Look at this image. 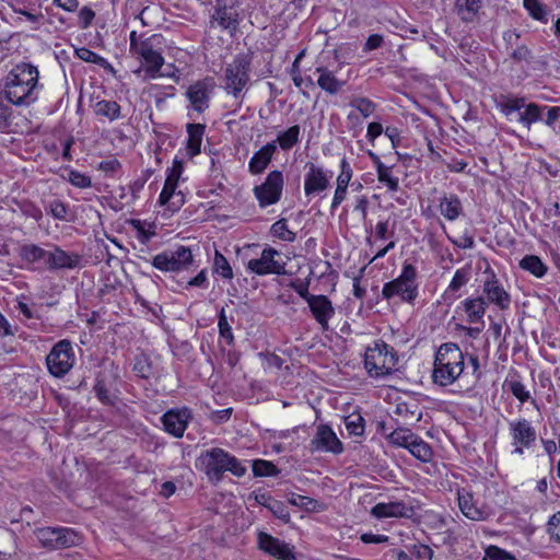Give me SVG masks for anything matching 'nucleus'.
Segmentation results:
<instances>
[{
	"instance_id": "f257e3e1",
	"label": "nucleus",
	"mask_w": 560,
	"mask_h": 560,
	"mask_svg": "<svg viewBox=\"0 0 560 560\" xmlns=\"http://www.w3.org/2000/svg\"><path fill=\"white\" fill-rule=\"evenodd\" d=\"M37 67L21 62L7 74L3 84L4 98L15 106H28L38 98Z\"/></svg>"
},
{
	"instance_id": "f03ea898",
	"label": "nucleus",
	"mask_w": 560,
	"mask_h": 560,
	"mask_svg": "<svg viewBox=\"0 0 560 560\" xmlns=\"http://www.w3.org/2000/svg\"><path fill=\"white\" fill-rule=\"evenodd\" d=\"M464 366L465 355L458 345L454 342L442 343L435 352L432 381L442 387L450 386L458 380Z\"/></svg>"
},
{
	"instance_id": "7ed1b4c3",
	"label": "nucleus",
	"mask_w": 560,
	"mask_h": 560,
	"mask_svg": "<svg viewBox=\"0 0 560 560\" xmlns=\"http://www.w3.org/2000/svg\"><path fill=\"white\" fill-rule=\"evenodd\" d=\"M205 466V472L210 480L220 481L225 471H230L236 477H242L246 472V467L235 456L220 447H213L206 451L200 456Z\"/></svg>"
},
{
	"instance_id": "20e7f679",
	"label": "nucleus",
	"mask_w": 560,
	"mask_h": 560,
	"mask_svg": "<svg viewBox=\"0 0 560 560\" xmlns=\"http://www.w3.org/2000/svg\"><path fill=\"white\" fill-rule=\"evenodd\" d=\"M417 276V268L405 262L399 277L383 285L382 296L385 300L398 296L402 302L412 304L418 296Z\"/></svg>"
},
{
	"instance_id": "39448f33",
	"label": "nucleus",
	"mask_w": 560,
	"mask_h": 560,
	"mask_svg": "<svg viewBox=\"0 0 560 560\" xmlns=\"http://www.w3.org/2000/svg\"><path fill=\"white\" fill-rule=\"evenodd\" d=\"M398 362L394 348L385 342H376L373 348H368L364 355V366L372 377L390 374Z\"/></svg>"
},
{
	"instance_id": "423d86ee",
	"label": "nucleus",
	"mask_w": 560,
	"mask_h": 560,
	"mask_svg": "<svg viewBox=\"0 0 560 560\" xmlns=\"http://www.w3.org/2000/svg\"><path fill=\"white\" fill-rule=\"evenodd\" d=\"M250 59L246 55H237L224 70L223 89L235 98L243 96L249 82Z\"/></svg>"
},
{
	"instance_id": "0eeeda50",
	"label": "nucleus",
	"mask_w": 560,
	"mask_h": 560,
	"mask_svg": "<svg viewBox=\"0 0 560 560\" xmlns=\"http://www.w3.org/2000/svg\"><path fill=\"white\" fill-rule=\"evenodd\" d=\"M38 544L48 550L66 549L81 544L80 534L70 527H40L34 530Z\"/></svg>"
},
{
	"instance_id": "6e6552de",
	"label": "nucleus",
	"mask_w": 560,
	"mask_h": 560,
	"mask_svg": "<svg viewBox=\"0 0 560 560\" xmlns=\"http://www.w3.org/2000/svg\"><path fill=\"white\" fill-rule=\"evenodd\" d=\"M161 39L162 36L160 34L148 36L147 42L131 52L132 57L143 65L145 74L151 79L159 75L164 65V57L156 48L161 44Z\"/></svg>"
},
{
	"instance_id": "1a4fd4ad",
	"label": "nucleus",
	"mask_w": 560,
	"mask_h": 560,
	"mask_svg": "<svg viewBox=\"0 0 560 560\" xmlns=\"http://www.w3.org/2000/svg\"><path fill=\"white\" fill-rule=\"evenodd\" d=\"M194 257L189 247L178 246L174 250H164L152 258V266L164 272H179L187 270Z\"/></svg>"
},
{
	"instance_id": "9d476101",
	"label": "nucleus",
	"mask_w": 560,
	"mask_h": 560,
	"mask_svg": "<svg viewBox=\"0 0 560 560\" xmlns=\"http://www.w3.org/2000/svg\"><path fill=\"white\" fill-rule=\"evenodd\" d=\"M74 361L72 345L67 339L58 341L46 357L47 369L55 377L65 376L72 369Z\"/></svg>"
},
{
	"instance_id": "9b49d317",
	"label": "nucleus",
	"mask_w": 560,
	"mask_h": 560,
	"mask_svg": "<svg viewBox=\"0 0 560 560\" xmlns=\"http://www.w3.org/2000/svg\"><path fill=\"white\" fill-rule=\"evenodd\" d=\"M509 432L514 446L513 454L523 455L525 450H529L536 444L537 431L525 418L510 421Z\"/></svg>"
},
{
	"instance_id": "f8f14e48",
	"label": "nucleus",
	"mask_w": 560,
	"mask_h": 560,
	"mask_svg": "<svg viewBox=\"0 0 560 560\" xmlns=\"http://www.w3.org/2000/svg\"><path fill=\"white\" fill-rule=\"evenodd\" d=\"M283 175L280 171L270 172L265 182L254 187V195L261 208L277 203L282 195Z\"/></svg>"
},
{
	"instance_id": "ddd939ff",
	"label": "nucleus",
	"mask_w": 560,
	"mask_h": 560,
	"mask_svg": "<svg viewBox=\"0 0 560 560\" xmlns=\"http://www.w3.org/2000/svg\"><path fill=\"white\" fill-rule=\"evenodd\" d=\"M215 83L212 78L198 80L190 84L185 95L189 101L190 107L198 114L205 113L210 106V100L214 91Z\"/></svg>"
},
{
	"instance_id": "4468645a",
	"label": "nucleus",
	"mask_w": 560,
	"mask_h": 560,
	"mask_svg": "<svg viewBox=\"0 0 560 560\" xmlns=\"http://www.w3.org/2000/svg\"><path fill=\"white\" fill-rule=\"evenodd\" d=\"M280 256V253L272 248L267 247L261 252L259 258L250 259L247 264L248 270L258 275H284L285 273V262L277 259Z\"/></svg>"
},
{
	"instance_id": "2eb2a0df",
	"label": "nucleus",
	"mask_w": 560,
	"mask_h": 560,
	"mask_svg": "<svg viewBox=\"0 0 560 560\" xmlns=\"http://www.w3.org/2000/svg\"><path fill=\"white\" fill-rule=\"evenodd\" d=\"M312 452H330L340 454L343 451L341 441L337 438L332 429L327 424H319L315 436L310 442Z\"/></svg>"
},
{
	"instance_id": "dca6fc26",
	"label": "nucleus",
	"mask_w": 560,
	"mask_h": 560,
	"mask_svg": "<svg viewBox=\"0 0 560 560\" xmlns=\"http://www.w3.org/2000/svg\"><path fill=\"white\" fill-rule=\"evenodd\" d=\"M211 26H219L222 30L229 31L231 34L235 33L240 24L238 10L234 4H225L217 1L213 13L210 18Z\"/></svg>"
},
{
	"instance_id": "f3484780",
	"label": "nucleus",
	"mask_w": 560,
	"mask_h": 560,
	"mask_svg": "<svg viewBox=\"0 0 560 560\" xmlns=\"http://www.w3.org/2000/svg\"><path fill=\"white\" fill-rule=\"evenodd\" d=\"M304 178V192L307 197L325 191L330 186V172L314 163H307Z\"/></svg>"
},
{
	"instance_id": "a211bd4d",
	"label": "nucleus",
	"mask_w": 560,
	"mask_h": 560,
	"mask_svg": "<svg viewBox=\"0 0 560 560\" xmlns=\"http://www.w3.org/2000/svg\"><path fill=\"white\" fill-rule=\"evenodd\" d=\"M258 547L277 559L295 560L294 552L288 544L265 532H259L258 534Z\"/></svg>"
},
{
	"instance_id": "6ab92c4d",
	"label": "nucleus",
	"mask_w": 560,
	"mask_h": 560,
	"mask_svg": "<svg viewBox=\"0 0 560 560\" xmlns=\"http://www.w3.org/2000/svg\"><path fill=\"white\" fill-rule=\"evenodd\" d=\"M482 291L489 303L497 305L502 311L510 307L511 295L502 287L493 271L489 272V277L483 282Z\"/></svg>"
},
{
	"instance_id": "aec40b11",
	"label": "nucleus",
	"mask_w": 560,
	"mask_h": 560,
	"mask_svg": "<svg viewBox=\"0 0 560 560\" xmlns=\"http://www.w3.org/2000/svg\"><path fill=\"white\" fill-rule=\"evenodd\" d=\"M189 418L190 412L186 408L182 410L171 409L162 416L161 421L167 433L175 438H182L187 428Z\"/></svg>"
},
{
	"instance_id": "412c9836",
	"label": "nucleus",
	"mask_w": 560,
	"mask_h": 560,
	"mask_svg": "<svg viewBox=\"0 0 560 560\" xmlns=\"http://www.w3.org/2000/svg\"><path fill=\"white\" fill-rule=\"evenodd\" d=\"M521 35L515 30H509L503 33V40L506 48L511 49V58L515 62H530L534 59L532 49L527 45L520 43Z\"/></svg>"
},
{
	"instance_id": "4be33fe9",
	"label": "nucleus",
	"mask_w": 560,
	"mask_h": 560,
	"mask_svg": "<svg viewBox=\"0 0 560 560\" xmlns=\"http://www.w3.org/2000/svg\"><path fill=\"white\" fill-rule=\"evenodd\" d=\"M308 307L322 329L327 330L328 322L335 315L330 300L326 295H315L310 298Z\"/></svg>"
},
{
	"instance_id": "5701e85b",
	"label": "nucleus",
	"mask_w": 560,
	"mask_h": 560,
	"mask_svg": "<svg viewBox=\"0 0 560 560\" xmlns=\"http://www.w3.org/2000/svg\"><path fill=\"white\" fill-rule=\"evenodd\" d=\"M371 514L376 518L387 517H411L413 515L412 506H408L402 501H394L388 503H377L372 510Z\"/></svg>"
},
{
	"instance_id": "b1692460",
	"label": "nucleus",
	"mask_w": 560,
	"mask_h": 560,
	"mask_svg": "<svg viewBox=\"0 0 560 560\" xmlns=\"http://www.w3.org/2000/svg\"><path fill=\"white\" fill-rule=\"evenodd\" d=\"M315 73L318 75L317 86L329 95L338 94L347 83V80L338 79L336 72L326 66L316 67Z\"/></svg>"
},
{
	"instance_id": "393cba45",
	"label": "nucleus",
	"mask_w": 560,
	"mask_h": 560,
	"mask_svg": "<svg viewBox=\"0 0 560 560\" xmlns=\"http://www.w3.org/2000/svg\"><path fill=\"white\" fill-rule=\"evenodd\" d=\"M277 151L276 141L268 142L254 153L249 163L248 171L253 175L261 174L270 163L273 154Z\"/></svg>"
},
{
	"instance_id": "a878e982",
	"label": "nucleus",
	"mask_w": 560,
	"mask_h": 560,
	"mask_svg": "<svg viewBox=\"0 0 560 560\" xmlns=\"http://www.w3.org/2000/svg\"><path fill=\"white\" fill-rule=\"evenodd\" d=\"M458 505L462 513L472 521L486 517V512L475 505L472 494L465 489L458 490Z\"/></svg>"
},
{
	"instance_id": "bb28decb",
	"label": "nucleus",
	"mask_w": 560,
	"mask_h": 560,
	"mask_svg": "<svg viewBox=\"0 0 560 560\" xmlns=\"http://www.w3.org/2000/svg\"><path fill=\"white\" fill-rule=\"evenodd\" d=\"M205 130L206 125L203 124H188L186 126V131L188 135L186 151L189 158H194L200 153Z\"/></svg>"
},
{
	"instance_id": "cd10ccee",
	"label": "nucleus",
	"mask_w": 560,
	"mask_h": 560,
	"mask_svg": "<svg viewBox=\"0 0 560 560\" xmlns=\"http://www.w3.org/2000/svg\"><path fill=\"white\" fill-rule=\"evenodd\" d=\"M439 209L441 214L448 221H455L464 211L459 197L454 194L443 196L440 200Z\"/></svg>"
},
{
	"instance_id": "c85d7f7f",
	"label": "nucleus",
	"mask_w": 560,
	"mask_h": 560,
	"mask_svg": "<svg viewBox=\"0 0 560 560\" xmlns=\"http://www.w3.org/2000/svg\"><path fill=\"white\" fill-rule=\"evenodd\" d=\"M54 248L52 266L50 270L58 269H74L80 261V255L67 253L57 245H51Z\"/></svg>"
},
{
	"instance_id": "c756f323",
	"label": "nucleus",
	"mask_w": 560,
	"mask_h": 560,
	"mask_svg": "<svg viewBox=\"0 0 560 560\" xmlns=\"http://www.w3.org/2000/svg\"><path fill=\"white\" fill-rule=\"evenodd\" d=\"M486 308L487 301L482 296L476 299H467L464 302V310L468 316L469 323L482 322Z\"/></svg>"
},
{
	"instance_id": "7c9ffc66",
	"label": "nucleus",
	"mask_w": 560,
	"mask_h": 560,
	"mask_svg": "<svg viewBox=\"0 0 560 560\" xmlns=\"http://www.w3.org/2000/svg\"><path fill=\"white\" fill-rule=\"evenodd\" d=\"M518 266L536 278H542L548 271V266L536 255L524 256L520 260Z\"/></svg>"
},
{
	"instance_id": "2f4dec72",
	"label": "nucleus",
	"mask_w": 560,
	"mask_h": 560,
	"mask_svg": "<svg viewBox=\"0 0 560 560\" xmlns=\"http://www.w3.org/2000/svg\"><path fill=\"white\" fill-rule=\"evenodd\" d=\"M94 113L96 116L114 121L121 117V107L115 101L102 100L94 105Z\"/></svg>"
},
{
	"instance_id": "473e14b6",
	"label": "nucleus",
	"mask_w": 560,
	"mask_h": 560,
	"mask_svg": "<svg viewBox=\"0 0 560 560\" xmlns=\"http://www.w3.org/2000/svg\"><path fill=\"white\" fill-rule=\"evenodd\" d=\"M417 459L429 463L433 457V451L429 443L417 435L407 448Z\"/></svg>"
},
{
	"instance_id": "72a5a7b5",
	"label": "nucleus",
	"mask_w": 560,
	"mask_h": 560,
	"mask_svg": "<svg viewBox=\"0 0 560 560\" xmlns=\"http://www.w3.org/2000/svg\"><path fill=\"white\" fill-rule=\"evenodd\" d=\"M417 436L410 429L399 427L386 435V440L392 445L408 448L412 440Z\"/></svg>"
},
{
	"instance_id": "f704fd0d",
	"label": "nucleus",
	"mask_w": 560,
	"mask_h": 560,
	"mask_svg": "<svg viewBox=\"0 0 560 560\" xmlns=\"http://www.w3.org/2000/svg\"><path fill=\"white\" fill-rule=\"evenodd\" d=\"M94 393L102 404L107 406L115 405L117 397L110 392V388L103 373L98 374L96 377Z\"/></svg>"
},
{
	"instance_id": "c9c22d12",
	"label": "nucleus",
	"mask_w": 560,
	"mask_h": 560,
	"mask_svg": "<svg viewBox=\"0 0 560 560\" xmlns=\"http://www.w3.org/2000/svg\"><path fill=\"white\" fill-rule=\"evenodd\" d=\"M469 280V272L465 268L457 269L455 271V275L448 284L447 289L445 290L443 294V299L446 300H454L456 298L455 293L464 287Z\"/></svg>"
},
{
	"instance_id": "e433bc0d",
	"label": "nucleus",
	"mask_w": 560,
	"mask_h": 560,
	"mask_svg": "<svg viewBox=\"0 0 560 560\" xmlns=\"http://www.w3.org/2000/svg\"><path fill=\"white\" fill-rule=\"evenodd\" d=\"M45 249L36 244H24L20 247L19 256L26 264L42 262Z\"/></svg>"
},
{
	"instance_id": "4c0bfd02",
	"label": "nucleus",
	"mask_w": 560,
	"mask_h": 560,
	"mask_svg": "<svg viewBox=\"0 0 560 560\" xmlns=\"http://www.w3.org/2000/svg\"><path fill=\"white\" fill-rule=\"evenodd\" d=\"M456 8L464 22H471L481 8V0H456Z\"/></svg>"
},
{
	"instance_id": "58836bf2",
	"label": "nucleus",
	"mask_w": 560,
	"mask_h": 560,
	"mask_svg": "<svg viewBox=\"0 0 560 560\" xmlns=\"http://www.w3.org/2000/svg\"><path fill=\"white\" fill-rule=\"evenodd\" d=\"M419 407L417 404L398 402L395 407L394 413L400 417L406 423L412 421H420L422 413L418 411Z\"/></svg>"
},
{
	"instance_id": "ea45409f",
	"label": "nucleus",
	"mask_w": 560,
	"mask_h": 560,
	"mask_svg": "<svg viewBox=\"0 0 560 560\" xmlns=\"http://www.w3.org/2000/svg\"><path fill=\"white\" fill-rule=\"evenodd\" d=\"M130 225L137 232V238L142 244L149 243V241L156 235L154 223H145L141 220L133 219L130 221Z\"/></svg>"
},
{
	"instance_id": "a19ab883",
	"label": "nucleus",
	"mask_w": 560,
	"mask_h": 560,
	"mask_svg": "<svg viewBox=\"0 0 560 560\" xmlns=\"http://www.w3.org/2000/svg\"><path fill=\"white\" fill-rule=\"evenodd\" d=\"M548 108L547 106H539L536 103H529L526 105L525 110L520 115V121L529 128L533 122L539 121L542 118L541 110Z\"/></svg>"
},
{
	"instance_id": "79ce46f5",
	"label": "nucleus",
	"mask_w": 560,
	"mask_h": 560,
	"mask_svg": "<svg viewBox=\"0 0 560 560\" xmlns=\"http://www.w3.org/2000/svg\"><path fill=\"white\" fill-rule=\"evenodd\" d=\"M377 180L384 184L388 190L397 191L399 189V179L392 174V167L380 164L376 171Z\"/></svg>"
},
{
	"instance_id": "37998d69",
	"label": "nucleus",
	"mask_w": 560,
	"mask_h": 560,
	"mask_svg": "<svg viewBox=\"0 0 560 560\" xmlns=\"http://www.w3.org/2000/svg\"><path fill=\"white\" fill-rule=\"evenodd\" d=\"M252 467L255 477H271L280 474V469L272 462L265 459L253 460Z\"/></svg>"
},
{
	"instance_id": "c03bdc74",
	"label": "nucleus",
	"mask_w": 560,
	"mask_h": 560,
	"mask_svg": "<svg viewBox=\"0 0 560 560\" xmlns=\"http://www.w3.org/2000/svg\"><path fill=\"white\" fill-rule=\"evenodd\" d=\"M300 127L291 126L284 132L278 136L277 141L282 150H289L299 142Z\"/></svg>"
},
{
	"instance_id": "a18cd8bd",
	"label": "nucleus",
	"mask_w": 560,
	"mask_h": 560,
	"mask_svg": "<svg viewBox=\"0 0 560 560\" xmlns=\"http://www.w3.org/2000/svg\"><path fill=\"white\" fill-rule=\"evenodd\" d=\"M213 271L223 279L231 280L233 278V270L228 259L218 250H215Z\"/></svg>"
},
{
	"instance_id": "49530a36",
	"label": "nucleus",
	"mask_w": 560,
	"mask_h": 560,
	"mask_svg": "<svg viewBox=\"0 0 560 560\" xmlns=\"http://www.w3.org/2000/svg\"><path fill=\"white\" fill-rule=\"evenodd\" d=\"M349 105L352 108L359 110L364 118H368L371 115H373L376 108V105L371 100L363 96L353 97L350 101Z\"/></svg>"
},
{
	"instance_id": "de8ad7c7",
	"label": "nucleus",
	"mask_w": 560,
	"mask_h": 560,
	"mask_svg": "<svg viewBox=\"0 0 560 560\" xmlns=\"http://www.w3.org/2000/svg\"><path fill=\"white\" fill-rule=\"evenodd\" d=\"M271 233L273 236L284 241L293 242L296 237L295 233L288 229L287 220L280 219L271 225Z\"/></svg>"
},
{
	"instance_id": "09e8293b",
	"label": "nucleus",
	"mask_w": 560,
	"mask_h": 560,
	"mask_svg": "<svg viewBox=\"0 0 560 560\" xmlns=\"http://www.w3.org/2000/svg\"><path fill=\"white\" fill-rule=\"evenodd\" d=\"M345 425L351 435H363L364 433V419L359 413H352L345 418Z\"/></svg>"
},
{
	"instance_id": "8fccbe9b",
	"label": "nucleus",
	"mask_w": 560,
	"mask_h": 560,
	"mask_svg": "<svg viewBox=\"0 0 560 560\" xmlns=\"http://www.w3.org/2000/svg\"><path fill=\"white\" fill-rule=\"evenodd\" d=\"M47 210L54 219L68 221L69 207L63 201L59 199L51 200Z\"/></svg>"
},
{
	"instance_id": "3c124183",
	"label": "nucleus",
	"mask_w": 560,
	"mask_h": 560,
	"mask_svg": "<svg viewBox=\"0 0 560 560\" xmlns=\"http://www.w3.org/2000/svg\"><path fill=\"white\" fill-rule=\"evenodd\" d=\"M66 178L71 185L78 188H89L92 186L91 177L75 170H70Z\"/></svg>"
},
{
	"instance_id": "603ef678",
	"label": "nucleus",
	"mask_w": 560,
	"mask_h": 560,
	"mask_svg": "<svg viewBox=\"0 0 560 560\" xmlns=\"http://www.w3.org/2000/svg\"><path fill=\"white\" fill-rule=\"evenodd\" d=\"M218 327L220 336L226 340L228 345H233L234 336L231 325L228 322L224 308H222L219 314Z\"/></svg>"
},
{
	"instance_id": "864d4df0",
	"label": "nucleus",
	"mask_w": 560,
	"mask_h": 560,
	"mask_svg": "<svg viewBox=\"0 0 560 560\" xmlns=\"http://www.w3.org/2000/svg\"><path fill=\"white\" fill-rule=\"evenodd\" d=\"M524 8L538 21L546 20V11L539 0H523Z\"/></svg>"
},
{
	"instance_id": "5fc2aeb1",
	"label": "nucleus",
	"mask_w": 560,
	"mask_h": 560,
	"mask_svg": "<svg viewBox=\"0 0 560 560\" xmlns=\"http://www.w3.org/2000/svg\"><path fill=\"white\" fill-rule=\"evenodd\" d=\"M500 103L501 109L505 115H510L515 110H520L525 106V100L523 97H502Z\"/></svg>"
},
{
	"instance_id": "6e6d98bb",
	"label": "nucleus",
	"mask_w": 560,
	"mask_h": 560,
	"mask_svg": "<svg viewBox=\"0 0 560 560\" xmlns=\"http://www.w3.org/2000/svg\"><path fill=\"white\" fill-rule=\"evenodd\" d=\"M267 509L279 520L288 523L290 521V513L285 504L278 500L268 502Z\"/></svg>"
},
{
	"instance_id": "4d7b16f0",
	"label": "nucleus",
	"mask_w": 560,
	"mask_h": 560,
	"mask_svg": "<svg viewBox=\"0 0 560 560\" xmlns=\"http://www.w3.org/2000/svg\"><path fill=\"white\" fill-rule=\"evenodd\" d=\"M353 177V170L346 158L340 161V174L337 177V185L341 184L345 187H349V184Z\"/></svg>"
},
{
	"instance_id": "13d9d810",
	"label": "nucleus",
	"mask_w": 560,
	"mask_h": 560,
	"mask_svg": "<svg viewBox=\"0 0 560 560\" xmlns=\"http://www.w3.org/2000/svg\"><path fill=\"white\" fill-rule=\"evenodd\" d=\"M509 388L513 396L521 402H525L530 399L529 392L525 388L524 384L520 381L512 380L509 382Z\"/></svg>"
},
{
	"instance_id": "bf43d9fd",
	"label": "nucleus",
	"mask_w": 560,
	"mask_h": 560,
	"mask_svg": "<svg viewBox=\"0 0 560 560\" xmlns=\"http://www.w3.org/2000/svg\"><path fill=\"white\" fill-rule=\"evenodd\" d=\"M77 56L85 62H91L100 66L106 62L105 58L85 47L77 49Z\"/></svg>"
},
{
	"instance_id": "052dcab7",
	"label": "nucleus",
	"mask_w": 560,
	"mask_h": 560,
	"mask_svg": "<svg viewBox=\"0 0 560 560\" xmlns=\"http://www.w3.org/2000/svg\"><path fill=\"white\" fill-rule=\"evenodd\" d=\"M409 552L418 560H432L433 550L423 544H415L409 547Z\"/></svg>"
},
{
	"instance_id": "680f3d73",
	"label": "nucleus",
	"mask_w": 560,
	"mask_h": 560,
	"mask_svg": "<svg viewBox=\"0 0 560 560\" xmlns=\"http://www.w3.org/2000/svg\"><path fill=\"white\" fill-rule=\"evenodd\" d=\"M177 185L173 183V180H165L163 189L159 196V202L161 206H166L170 203L172 197L175 196Z\"/></svg>"
},
{
	"instance_id": "e2e57ef3",
	"label": "nucleus",
	"mask_w": 560,
	"mask_h": 560,
	"mask_svg": "<svg viewBox=\"0 0 560 560\" xmlns=\"http://www.w3.org/2000/svg\"><path fill=\"white\" fill-rule=\"evenodd\" d=\"M95 18V12L90 7H83L79 11V26L82 30H86L92 24Z\"/></svg>"
},
{
	"instance_id": "0e129e2a",
	"label": "nucleus",
	"mask_w": 560,
	"mask_h": 560,
	"mask_svg": "<svg viewBox=\"0 0 560 560\" xmlns=\"http://www.w3.org/2000/svg\"><path fill=\"white\" fill-rule=\"evenodd\" d=\"M183 171H184L183 161L178 160L177 158L174 159L172 167L167 170V175H166L165 180H173V183L175 185H177L179 177L183 174Z\"/></svg>"
},
{
	"instance_id": "69168bd1",
	"label": "nucleus",
	"mask_w": 560,
	"mask_h": 560,
	"mask_svg": "<svg viewBox=\"0 0 560 560\" xmlns=\"http://www.w3.org/2000/svg\"><path fill=\"white\" fill-rule=\"evenodd\" d=\"M510 558V555L503 549L497 546H490L486 550V557L482 560H506Z\"/></svg>"
},
{
	"instance_id": "338daca9",
	"label": "nucleus",
	"mask_w": 560,
	"mask_h": 560,
	"mask_svg": "<svg viewBox=\"0 0 560 560\" xmlns=\"http://www.w3.org/2000/svg\"><path fill=\"white\" fill-rule=\"evenodd\" d=\"M347 192L348 188L345 187V185L341 186V184H339L336 186L332 202L330 206L331 211L336 210L341 205V202L345 201Z\"/></svg>"
},
{
	"instance_id": "774afa93",
	"label": "nucleus",
	"mask_w": 560,
	"mask_h": 560,
	"mask_svg": "<svg viewBox=\"0 0 560 560\" xmlns=\"http://www.w3.org/2000/svg\"><path fill=\"white\" fill-rule=\"evenodd\" d=\"M289 502L293 505L305 508L306 510L310 509V505H314L316 503V501L310 497L300 495L295 493L291 494V497L289 498Z\"/></svg>"
}]
</instances>
